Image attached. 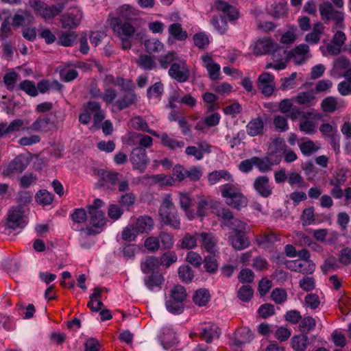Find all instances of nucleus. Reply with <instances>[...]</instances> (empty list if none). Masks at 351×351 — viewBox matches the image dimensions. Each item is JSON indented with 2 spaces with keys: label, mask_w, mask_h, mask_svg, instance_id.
Returning a JSON list of instances; mask_svg holds the SVG:
<instances>
[{
  "label": "nucleus",
  "mask_w": 351,
  "mask_h": 351,
  "mask_svg": "<svg viewBox=\"0 0 351 351\" xmlns=\"http://www.w3.org/2000/svg\"><path fill=\"white\" fill-rule=\"evenodd\" d=\"M116 14H109L107 23L121 40L123 49H129L135 41L141 40L143 36L131 21L138 16V10L129 4H124L116 10Z\"/></svg>",
  "instance_id": "obj_1"
},
{
  "label": "nucleus",
  "mask_w": 351,
  "mask_h": 351,
  "mask_svg": "<svg viewBox=\"0 0 351 351\" xmlns=\"http://www.w3.org/2000/svg\"><path fill=\"white\" fill-rule=\"evenodd\" d=\"M311 56L308 46L305 44H300L293 50L288 52L283 49H280L276 52V62L267 64L266 68H272L277 71L282 70L286 68L288 60H291L296 64H302Z\"/></svg>",
  "instance_id": "obj_2"
},
{
  "label": "nucleus",
  "mask_w": 351,
  "mask_h": 351,
  "mask_svg": "<svg viewBox=\"0 0 351 351\" xmlns=\"http://www.w3.org/2000/svg\"><path fill=\"white\" fill-rule=\"evenodd\" d=\"M229 182L219 186L221 196L228 205L239 210L247 205V199L241 193L239 186L232 179Z\"/></svg>",
  "instance_id": "obj_3"
},
{
  "label": "nucleus",
  "mask_w": 351,
  "mask_h": 351,
  "mask_svg": "<svg viewBox=\"0 0 351 351\" xmlns=\"http://www.w3.org/2000/svg\"><path fill=\"white\" fill-rule=\"evenodd\" d=\"M159 216L164 224L174 229H180V217L170 195L164 197L159 208Z\"/></svg>",
  "instance_id": "obj_4"
},
{
  "label": "nucleus",
  "mask_w": 351,
  "mask_h": 351,
  "mask_svg": "<svg viewBox=\"0 0 351 351\" xmlns=\"http://www.w3.org/2000/svg\"><path fill=\"white\" fill-rule=\"evenodd\" d=\"M92 116L94 125L99 128L105 119V112L101 109V105L94 101H90L82 107V111L79 115V121L81 123L86 125L90 123Z\"/></svg>",
  "instance_id": "obj_5"
},
{
  "label": "nucleus",
  "mask_w": 351,
  "mask_h": 351,
  "mask_svg": "<svg viewBox=\"0 0 351 351\" xmlns=\"http://www.w3.org/2000/svg\"><path fill=\"white\" fill-rule=\"evenodd\" d=\"M187 293L184 287L176 285L171 288L169 295L166 298L165 306L167 310L173 314H181L184 311V302L186 299Z\"/></svg>",
  "instance_id": "obj_6"
},
{
  "label": "nucleus",
  "mask_w": 351,
  "mask_h": 351,
  "mask_svg": "<svg viewBox=\"0 0 351 351\" xmlns=\"http://www.w3.org/2000/svg\"><path fill=\"white\" fill-rule=\"evenodd\" d=\"M56 5H47L42 0H29V5L34 9L36 14L45 20L51 19L58 15L64 8L65 0H54Z\"/></svg>",
  "instance_id": "obj_7"
},
{
  "label": "nucleus",
  "mask_w": 351,
  "mask_h": 351,
  "mask_svg": "<svg viewBox=\"0 0 351 351\" xmlns=\"http://www.w3.org/2000/svg\"><path fill=\"white\" fill-rule=\"evenodd\" d=\"M84 14L82 8L79 7L71 8L62 16L60 22L64 29H72L80 25Z\"/></svg>",
  "instance_id": "obj_8"
},
{
  "label": "nucleus",
  "mask_w": 351,
  "mask_h": 351,
  "mask_svg": "<svg viewBox=\"0 0 351 351\" xmlns=\"http://www.w3.org/2000/svg\"><path fill=\"white\" fill-rule=\"evenodd\" d=\"M320 115L313 112L304 113L300 120L299 128L301 132L306 134H312L316 132L317 121Z\"/></svg>",
  "instance_id": "obj_9"
},
{
  "label": "nucleus",
  "mask_w": 351,
  "mask_h": 351,
  "mask_svg": "<svg viewBox=\"0 0 351 351\" xmlns=\"http://www.w3.org/2000/svg\"><path fill=\"white\" fill-rule=\"evenodd\" d=\"M169 75L178 82H186L190 76V69L186 62L179 61L178 63H173L168 71Z\"/></svg>",
  "instance_id": "obj_10"
},
{
  "label": "nucleus",
  "mask_w": 351,
  "mask_h": 351,
  "mask_svg": "<svg viewBox=\"0 0 351 351\" xmlns=\"http://www.w3.org/2000/svg\"><path fill=\"white\" fill-rule=\"evenodd\" d=\"M27 223V218L21 207L13 208L10 210L6 223L8 228L13 230L23 228Z\"/></svg>",
  "instance_id": "obj_11"
},
{
  "label": "nucleus",
  "mask_w": 351,
  "mask_h": 351,
  "mask_svg": "<svg viewBox=\"0 0 351 351\" xmlns=\"http://www.w3.org/2000/svg\"><path fill=\"white\" fill-rule=\"evenodd\" d=\"M28 164L27 158L24 156L19 155L4 168L2 174L5 177H10L14 174L21 173L27 167Z\"/></svg>",
  "instance_id": "obj_12"
},
{
  "label": "nucleus",
  "mask_w": 351,
  "mask_h": 351,
  "mask_svg": "<svg viewBox=\"0 0 351 351\" xmlns=\"http://www.w3.org/2000/svg\"><path fill=\"white\" fill-rule=\"evenodd\" d=\"M281 48H279L278 45L274 43L269 38H263L259 39L254 45L253 52L254 54L258 56H262L270 52L274 51V58L276 56V52L278 51Z\"/></svg>",
  "instance_id": "obj_13"
},
{
  "label": "nucleus",
  "mask_w": 351,
  "mask_h": 351,
  "mask_svg": "<svg viewBox=\"0 0 351 351\" xmlns=\"http://www.w3.org/2000/svg\"><path fill=\"white\" fill-rule=\"evenodd\" d=\"M130 161L134 169L143 172L149 162L145 149L139 147L133 149L130 154Z\"/></svg>",
  "instance_id": "obj_14"
},
{
  "label": "nucleus",
  "mask_w": 351,
  "mask_h": 351,
  "mask_svg": "<svg viewBox=\"0 0 351 351\" xmlns=\"http://www.w3.org/2000/svg\"><path fill=\"white\" fill-rule=\"evenodd\" d=\"M197 237L199 238V243L202 248L207 252L215 254L217 252V239L210 232H197Z\"/></svg>",
  "instance_id": "obj_15"
},
{
  "label": "nucleus",
  "mask_w": 351,
  "mask_h": 351,
  "mask_svg": "<svg viewBox=\"0 0 351 351\" xmlns=\"http://www.w3.org/2000/svg\"><path fill=\"white\" fill-rule=\"evenodd\" d=\"M285 265L289 269L302 274H311L315 269V265L312 261L296 259L287 261Z\"/></svg>",
  "instance_id": "obj_16"
},
{
  "label": "nucleus",
  "mask_w": 351,
  "mask_h": 351,
  "mask_svg": "<svg viewBox=\"0 0 351 351\" xmlns=\"http://www.w3.org/2000/svg\"><path fill=\"white\" fill-rule=\"evenodd\" d=\"M274 76L269 73H263L258 79V87L261 92L268 97L272 95L275 89Z\"/></svg>",
  "instance_id": "obj_17"
},
{
  "label": "nucleus",
  "mask_w": 351,
  "mask_h": 351,
  "mask_svg": "<svg viewBox=\"0 0 351 351\" xmlns=\"http://www.w3.org/2000/svg\"><path fill=\"white\" fill-rule=\"evenodd\" d=\"M201 339L207 343H210L219 337L220 331L219 327L211 322L201 324L199 327Z\"/></svg>",
  "instance_id": "obj_18"
},
{
  "label": "nucleus",
  "mask_w": 351,
  "mask_h": 351,
  "mask_svg": "<svg viewBox=\"0 0 351 351\" xmlns=\"http://www.w3.org/2000/svg\"><path fill=\"white\" fill-rule=\"evenodd\" d=\"M320 14L323 19H335L337 21V27H343V14L341 12L335 11L330 3H324L319 7Z\"/></svg>",
  "instance_id": "obj_19"
},
{
  "label": "nucleus",
  "mask_w": 351,
  "mask_h": 351,
  "mask_svg": "<svg viewBox=\"0 0 351 351\" xmlns=\"http://www.w3.org/2000/svg\"><path fill=\"white\" fill-rule=\"evenodd\" d=\"M53 127V123L51 118L47 116H40L26 130L38 133H45Z\"/></svg>",
  "instance_id": "obj_20"
},
{
  "label": "nucleus",
  "mask_w": 351,
  "mask_h": 351,
  "mask_svg": "<svg viewBox=\"0 0 351 351\" xmlns=\"http://www.w3.org/2000/svg\"><path fill=\"white\" fill-rule=\"evenodd\" d=\"M201 59L203 62V66L208 71L209 77L213 80H217L220 75V65L215 62L213 58L208 54L202 56Z\"/></svg>",
  "instance_id": "obj_21"
},
{
  "label": "nucleus",
  "mask_w": 351,
  "mask_h": 351,
  "mask_svg": "<svg viewBox=\"0 0 351 351\" xmlns=\"http://www.w3.org/2000/svg\"><path fill=\"white\" fill-rule=\"evenodd\" d=\"M178 204L181 209L184 210L188 219L193 220L195 218V213L191 209L192 199L189 194L186 193H180L178 194Z\"/></svg>",
  "instance_id": "obj_22"
},
{
  "label": "nucleus",
  "mask_w": 351,
  "mask_h": 351,
  "mask_svg": "<svg viewBox=\"0 0 351 351\" xmlns=\"http://www.w3.org/2000/svg\"><path fill=\"white\" fill-rule=\"evenodd\" d=\"M132 223L139 234H148L153 230L154 226L153 219L147 215L139 217L132 221Z\"/></svg>",
  "instance_id": "obj_23"
},
{
  "label": "nucleus",
  "mask_w": 351,
  "mask_h": 351,
  "mask_svg": "<svg viewBox=\"0 0 351 351\" xmlns=\"http://www.w3.org/2000/svg\"><path fill=\"white\" fill-rule=\"evenodd\" d=\"M254 186L262 197H267L271 194L272 187L269 184L268 178L266 176L258 177L254 182Z\"/></svg>",
  "instance_id": "obj_24"
},
{
  "label": "nucleus",
  "mask_w": 351,
  "mask_h": 351,
  "mask_svg": "<svg viewBox=\"0 0 351 351\" xmlns=\"http://www.w3.org/2000/svg\"><path fill=\"white\" fill-rule=\"evenodd\" d=\"M252 338V333L248 328H241L235 332L232 340V345L240 348L244 343L250 341Z\"/></svg>",
  "instance_id": "obj_25"
},
{
  "label": "nucleus",
  "mask_w": 351,
  "mask_h": 351,
  "mask_svg": "<svg viewBox=\"0 0 351 351\" xmlns=\"http://www.w3.org/2000/svg\"><path fill=\"white\" fill-rule=\"evenodd\" d=\"M218 206L217 202L209 200L207 198H202L197 202V213H195V217H204L207 216L210 208L213 210L217 208Z\"/></svg>",
  "instance_id": "obj_26"
},
{
  "label": "nucleus",
  "mask_w": 351,
  "mask_h": 351,
  "mask_svg": "<svg viewBox=\"0 0 351 351\" xmlns=\"http://www.w3.org/2000/svg\"><path fill=\"white\" fill-rule=\"evenodd\" d=\"M215 8L226 14L230 21H234L239 18V12L233 6L230 5L222 0H217L215 3Z\"/></svg>",
  "instance_id": "obj_27"
},
{
  "label": "nucleus",
  "mask_w": 351,
  "mask_h": 351,
  "mask_svg": "<svg viewBox=\"0 0 351 351\" xmlns=\"http://www.w3.org/2000/svg\"><path fill=\"white\" fill-rule=\"evenodd\" d=\"M264 123L261 117L252 119L246 125L247 134L250 136H256L263 134Z\"/></svg>",
  "instance_id": "obj_28"
},
{
  "label": "nucleus",
  "mask_w": 351,
  "mask_h": 351,
  "mask_svg": "<svg viewBox=\"0 0 351 351\" xmlns=\"http://www.w3.org/2000/svg\"><path fill=\"white\" fill-rule=\"evenodd\" d=\"M228 238L232 246L237 250L245 249L250 245V241L244 233L230 234Z\"/></svg>",
  "instance_id": "obj_29"
},
{
  "label": "nucleus",
  "mask_w": 351,
  "mask_h": 351,
  "mask_svg": "<svg viewBox=\"0 0 351 351\" xmlns=\"http://www.w3.org/2000/svg\"><path fill=\"white\" fill-rule=\"evenodd\" d=\"M161 343L165 349H167L177 343L176 332L170 328L162 329Z\"/></svg>",
  "instance_id": "obj_30"
},
{
  "label": "nucleus",
  "mask_w": 351,
  "mask_h": 351,
  "mask_svg": "<svg viewBox=\"0 0 351 351\" xmlns=\"http://www.w3.org/2000/svg\"><path fill=\"white\" fill-rule=\"evenodd\" d=\"M131 126L137 130L147 132L154 136H159V134L154 130L149 129L147 122L141 117H136L130 120Z\"/></svg>",
  "instance_id": "obj_31"
},
{
  "label": "nucleus",
  "mask_w": 351,
  "mask_h": 351,
  "mask_svg": "<svg viewBox=\"0 0 351 351\" xmlns=\"http://www.w3.org/2000/svg\"><path fill=\"white\" fill-rule=\"evenodd\" d=\"M101 177V185L105 186L106 184L114 185L119 181L121 175L114 171H110L107 170H101L99 171Z\"/></svg>",
  "instance_id": "obj_32"
},
{
  "label": "nucleus",
  "mask_w": 351,
  "mask_h": 351,
  "mask_svg": "<svg viewBox=\"0 0 351 351\" xmlns=\"http://www.w3.org/2000/svg\"><path fill=\"white\" fill-rule=\"evenodd\" d=\"M313 236L317 241L324 243L327 242V237L330 236L332 239H336L338 234L330 229L320 228L313 230ZM328 242L330 243V240L328 239Z\"/></svg>",
  "instance_id": "obj_33"
},
{
  "label": "nucleus",
  "mask_w": 351,
  "mask_h": 351,
  "mask_svg": "<svg viewBox=\"0 0 351 351\" xmlns=\"http://www.w3.org/2000/svg\"><path fill=\"white\" fill-rule=\"evenodd\" d=\"M160 265L158 258L155 256H147L141 263V269L147 274L158 269Z\"/></svg>",
  "instance_id": "obj_34"
},
{
  "label": "nucleus",
  "mask_w": 351,
  "mask_h": 351,
  "mask_svg": "<svg viewBox=\"0 0 351 351\" xmlns=\"http://www.w3.org/2000/svg\"><path fill=\"white\" fill-rule=\"evenodd\" d=\"M232 176L226 170L214 171L209 173L208 180L211 185H214L221 181L222 179L226 181H232Z\"/></svg>",
  "instance_id": "obj_35"
},
{
  "label": "nucleus",
  "mask_w": 351,
  "mask_h": 351,
  "mask_svg": "<svg viewBox=\"0 0 351 351\" xmlns=\"http://www.w3.org/2000/svg\"><path fill=\"white\" fill-rule=\"evenodd\" d=\"M168 32L169 34L178 40H185L188 37V34L183 30L182 25L179 23H173L169 26Z\"/></svg>",
  "instance_id": "obj_36"
},
{
  "label": "nucleus",
  "mask_w": 351,
  "mask_h": 351,
  "mask_svg": "<svg viewBox=\"0 0 351 351\" xmlns=\"http://www.w3.org/2000/svg\"><path fill=\"white\" fill-rule=\"evenodd\" d=\"M324 30V25L321 23H316L313 25V30L311 33L306 35L305 40L307 43L311 44H317L319 39L320 36L322 34Z\"/></svg>",
  "instance_id": "obj_37"
},
{
  "label": "nucleus",
  "mask_w": 351,
  "mask_h": 351,
  "mask_svg": "<svg viewBox=\"0 0 351 351\" xmlns=\"http://www.w3.org/2000/svg\"><path fill=\"white\" fill-rule=\"evenodd\" d=\"M145 286L150 290H154L156 287H160L164 282V278L162 274L153 273L144 279Z\"/></svg>",
  "instance_id": "obj_38"
},
{
  "label": "nucleus",
  "mask_w": 351,
  "mask_h": 351,
  "mask_svg": "<svg viewBox=\"0 0 351 351\" xmlns=\"http://www.w3.org/2000/svg\"><path fill=\"white\" fill-rule=\"evenodd\" d=\"M308 343V338L305 335H295L292 337L291 348L296 351H304Z\"/></svg>",
  "instance_id": "obj_39"
},
{
  "label": "nucleus",
  "mask_w": 351,
  "mask_h": 351,
  "mask_svg": "<svg viewBox=\"0 0 351 351\" xmlns=\"http://www.w3.org/2000/svg\"><path fill=\"white\" fill-rule=\"evenodd\" d=\"M103 303L101 301V290L98 288L93 289V293L90 295V301L88 306L93 311H98L101 308Z\"/></svg>",
  "instance_id": "obj_40"
},
{
  "label": "nucleus",
  "mask_w": 351,
  "mask_h": 351,
  "mask_svg": "<svg viewBox=\"0 0 351 351\" xmlns=\"http://www.w3.org/2000/svg\"><path fill=\"white\" fill-rule=\"evenodd\" d=\"M269 149L272 153L276 154V163H278L280 161V156L285 152L287 145L283 138H277L272 141Z\"/></svg>",
  "instance_id": "obj_41"
},
{
  "label": "nucleus",
  "mask_w": 351,
  "mask_h": 351,
  "mask_svg": "<svg viewBox=\"0 0 351 351\" xmlns=\"http://www.w3.org/2000/svg\"><path fill=\"white\" fill-rule=\"evenodd\" d=\"M90 215V223L95 228H101L105 225L106 219L104 213L101 210H93L88 212Z\"/></svg>",
  "instance_id": "obj_42"
},
{
  "label": "nucleus",
  "mask_w": 351,
  "mask_h": 351,
  "mask_svg": "<svg viewBox=\"0 0 351 351\" xmlns=\"http://www.w3.org/2000/svg\"><path fill=\"white\" fill-rule=\"evenodd\" d=\"M151 182L158 184L161 186H173L175 179L170 175L158 174L150 177Z\"/></svg>",
  "instance_id": "obj_43"
},
{
  "label": "nucleus",
  "mask_w": 351,
  "mask_h": 351,
  "mask_svg": "<svg viewBox=\"0 0 351 351\" xmlns=\"http://www.w3.org/2000/svg\"><path fill=\"white\" fill-rule=\"evenodd\" d=\"M158 137L160 138L164 146L167 147L171 149L182 148L184 146V143L182 141H178L175 138H172L165 133L159 135Z\"/></svg>",
  "instance_id": "obj_44"
},
{
  "label": "nucleus",
  "mask_w": 351,
  "mask_h": 351,
  "mask_svg": "<svg viewBox=\"0 0 351 351\" xmlns=\"http://www.w3.org/2000/svg\"><path fill=\"white\" fill-rule=\"evenodd\" d=\"M71 218L73 221V228L79 230V224L84 223L87 219V214L83 208H76L71 214Z\"/></svg>",
  "instance_id": "obj_45"
},
{
  "label": "nucleus",
  "mask_w": 351,
  "mask_h": 351,
  "mask_svg": "<svg viewBox=\"0 0 351 351\" xmlns=\"http://www.w3.org/2000/svg\"><path fill=\"white\" fill-rule=\"evenodd\" d=\"M193 300L196 305L204 306L210 300L209 292L205 289H198L195 292Z\"/></svg>",
  "instance_id": "obj_46"
},
{
  "label": "nucleus",
  "mask_w": 351,
  "mask_h": 351,
  "mask_svg": "<svg viewBox=\"0 0 351 351\" xmlns=\"http://www.w3.org/2000/svg\"><path fill=\"white\" fill-rule=\"evenodd\" d=\"M298 146L304 156H311L316 152L319 148L314 141L308 139L299 143Z\"/></svg>",
  "instance_id": "obj_47"
},
{
  "label": "nucleus",
  "mask_w": 351,
  "mask_h": 351,
  "mask_svg": "<svg viewBox=\"0 0 351 351\" xmlns=\"http://www.w3.org/2000/svg\"><path fill=\"white\" fill-rule=\"evenodd\" d=\"M139 234L135 226L130 222L127 226H125L121 232L122 239L125 241L131 242L135 241L137 236Z\"/></svg>",
  "instance_id": "obj_48"
},
{
  "label": "nucleus",
  "mask_w": 351,
  "mask_h": 351,
  "mask_svg": "<svg viewBox=\"0 0 351 351\" xmlns=\"http://www.w3.org/2000/svg\"><path fill=\"white\" fill-rule=\"evenodd\" d=\"M213 212L223 220L224 226L229 225L230 222L233 219L232 213L228 208L221 206L219 202L217 208H215Z\"/></svg>",
  "instance_id": "obj_49"
},
{
  "label": "nucleus",
  "mask_w": 351,
  "mask_h": 351,
  "mask_svg": "<svg viewBox=\"0 0 351 351\" xmlns=\"http://www.w3.org/2000/svg\"><path fill=\"white\" fill-rule=\"evenodd\" d=\"M199 238L197 237V233L195 234H186L181 240V247L184 249L191 250L197 246Z\"/></svg>",
  "instance_id": "obj_50"
},
{
  "label": "nucleus",
  "mask_w": 351,
  "mask_h": 351,
  "mask_svg": "<svg viewBox=\"0 0 351 351\" xmlns=\"http://www.w3.org/2000/svg\"><path fill=\"white\" fill-rule=\"evenodd\" d=\"M228 226L233 230L232 234L245 233L250 230L247 224L238 219H232Z\"/></svg>",
  "instance_id": "obj_51"
},
{
  "label": "nucleus",
  "mask_w": 351,
  "mask_h": 351,
  "mask_svg": "<svg viewBox=\"0 0 351 351\" xmlns=\"http://www.w3.org/2000/svg\"><path fill=\"white\" fill-rule=\"evenodd\" d=\"M35 198L38 204L47 206L51 204L53 195L47 190H40L36 193Z\"/></svg>",
  "instance_id": "obj_52"
},
{
  "label": "nucleus",
  "mask_w": 351,
  "mask_h": 351,
  "mask_svg": "<svg viewBox=\"0 0 351 351\" xmlns=\"http://www.w3.org/2000/svg\"><path fill=\"white\" fill-rule=\"evenodd\" d=\"M201 149H199L195 146H189L185 150V153L187 155L194 156L197 160H201L203 158V151L209 152V146L207 144L203 145H200Z\"/></svg>",
  "instance_id": "obj_53"
},
{
  "label": "nucleus",
  "mask_w": 351,
  "mask_h": 351,
  "mask_svg": "<svg viewBox=\"0 0 351 351\" xmlns=\"http://www.w3.org/2000/svg\"><path fill=\"white\" fill-rule=\"evenodd\" d=\"M163 90V84L161 82H156L148 88L147 97L149 99H158L162 95Z\"/></svg>",
  "instance_id": "obj_54"
},
{
  "label": "nucleus",
  "mask_w": 351,
  "mask_h": 351,
  "mask_svg": "<svg viewBox=\"0 0 351 351\" xmlns=\"http://www.w3.org/2000/svg\"><path fill=\"white\" fill-rule=\"evenodd\" d=\"M135 96L132 93L125 94L122 98L116 100L114 106L119 110H123L130 106L134 101Z\"/></svg>",
  "instance_id": "obj_55"
},
{
  "label": "nucleus",
  "mask_w": 351,
  "mask_h": 351,
  "mask_svg": "<svg viewBox=\"0 0 351 351\" xmlns=\"http://www.w3.org/2000/svg\"><path fill=\"white\" fill-rule=\"evenodd\" d=\"M138 65L145 70H151L156 67L154 60L149 56L142 55L137 61Z\"/></svg>",
  "instance_id": "obj_56"
},
{
  "label": "nucleus",
  "mask_w": 351,
  "mask_h": 351,
  "mask_svg": "<svg viewBox=\"0 0 351 351\" xmlns=\"http://www.w3.org/2000/svg\"><path fill=\"white\" fill-rule=\"evenodd\" d=\"M145 47L149 53H156L163 50V44L157 39H149L145 41Z\"/></svg>",
  "instance_id": "obj_57"
},
{
  "label": "nucleus",
  "mask_w": 351,
  "mask_h": 351,
  "mask_svg": "<svg viewBox=\"0 0 351 351\" xmlns=\"http://www.w3.org/2000/svg\"><path fill=\"white\" fill-rule=\"evenodd\" d=\"M178 60L176 53L173 51L168 52L166 55L161 56L159 59L160 66L167 69L169 65L176 63L175 61Z\"/></svg>",
  "instance_id": "obj_58"
},
{
  "label": "nucleus",
  "mask_w": 351,
  "mask_h": 351,
  "mask_svg": "<svg viewBox=\"0 0 351 351\" xmlns=\"http://www.w3.org/2000/svg\"><path fill=\"white\" fill-rule=\"evenodd\" d=\"M254 164L261 171H267L271 169L273 163L269 160V158H259L253 157Z\"/></svg>",
  "instance_id": "obj_59"
},
{
  "label": "nucleus",
  "mask_w": 351,
  "mask_h": 351,
  "mask_svg": "<svg viewBox=\"0 0 351 351\" xmlns=\"http://www.w3.org/2000/svg\"><path fill=\"white\" fill-rule=\"evenodd\" d=\"M316 322L311 317H304L300 324L299 328L301 332H308L311 330H313L315 327Z\"/></svg>",
  "instance_id": "obj_60"
},
{
  "label": "nucleus",
  "mask_w": 351,
  "mask_h": 351,
  "mask_svg": "<svg viewBox=\"0 0 351 351\" xmlns=\"http://www.w3.org/2000/svg\"><path fill=\"white\" fill-rule=\"evenodd\" d=\"M193 41L195 46L199 49H204L210 43L208 36L204 32L195 34L193 36Z\"/></svg>",
  "instance_id": "obj_61"
},
{
  "label": "nucleus",
  "mask_w": 351,
  "mask_h": 351,
  "mask_svg": "<svg viewBox=\"0 0 351 351\" xmlns=\"http://www.w3.org/2000/svg\"><path fill=\"white\" fill-rule=\"evenodd\" d=\"M60 75L62 80L71 82L77 77V72L75 69L63 67L60 70Z\"/></svg>",
  "instance_id": "obj_62"
},
{
  "label": "nucleus",
  "mask_w": 351,
  "mask_h": 351,
  "mask_svg": "<svg viewBox=\"0 0 351 351\" xmlns=\"http://www.w3.org/2000/svg\"><path fill=\"white\" fill-rule=\"evenodd\" d=\"M178 274L180 278L184 282H189L193 278V273L188 265H182L179 267Z\"/></svg>",
  "instance_id": "obj_63"
},
{
  "label": "nucleus",
  "mask_w": 351,
  "mask_h": 351,
  "mask_svg": "<svg viewBox=\"0 0 351 351\" xmlns=\"http://www.w3.org/2000/svg\"><path fill=\"white\" fill-rule=\"evenodd\" d=\"M20 88L25 91L27 95L35 97L38 95V90L35 84L29 80H24L19 84Z\"/></svg>",
  "instance_id": "obj_64"
}]
</instances>
